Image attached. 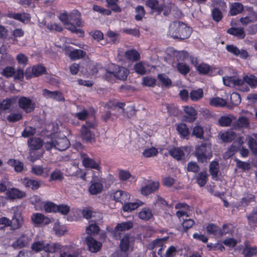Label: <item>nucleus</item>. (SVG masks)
Wrapping results in <instances>:
<instances>
[{"label":"nucleus","mask_w":257,"mask_h":257,"mask_svg":"<svg viewBox=\"0 0 257 257\" xmlns=\"http://www.w3.org/2000/svg\"><path fill=\"white\" fill-rule=\"evenodd\" d=\"M44 251L46 252L54 253L61 249V245L58 243H47L45 242Z\"/></svg>","instance_id":"obj_39"},{"label":"nucleus","mask_w":257,"mask_h":257,"mask_svg":"<svg viewBox=\"0 0 257 257\" xmlns=\"http://www.w3.org/2000/svg\"><path fill=\"white\" fill-rule=\"evenodd\" d=\"M233 226L231 224H224L222 226V229L219 228L220 234L219 237L222 236L227 234H232L233 231Z\"/></svg>","instance_id":"obj_50"},{"label":"nucleus","mask_w":257,"mask_h":257,"mask_svg":"<svg viewBox=\"0 0 257 257\" xmlns=\"http://www.w3.org/2000/svg\"><path fill=\"white\" fill-rule=\"evenodd\" d=\"M126 58L132 61H136L139 58V54L135 50H129L125 52Z\"/></svg>","instance_id":"obj_52"},{"label":"nucleus","mask_w":257,"mask_h":257,"mask_svg":"<svg viewBox=\"0 0 257 257\" xmlns=\"http://www.w3.org/2000/svg\"><path fill=\"white\" fill-rule=\"evenodd\" d=\"M243 138L242 137H239L237 138V142H234L228 150L224 153V157L227 158L232 156L238 150V148L243 144Z\"/></svg>","instance_id":"obj_14"},{"label":"nucleus","mask_w":257,"mask_h":257,"mask_svg":"<svg viewBox=\"0 0 257 257\" xmlns=\"http://www.w3.org/2000/svg\"><path fill=\"white\" fill-rule=\"evenodd\" d=\"M248 223L250 225H254L257 222V206L254 209L252 212L247 216Z\"/></svg>","instance_id":"obj_63"},{"label":"nucleus","mask_w":257,"mask_h":257,"mask_svg":"<svg viewBox=\"0 0 257 257\" xmlns=\"http://www.w3.org/2000/svg\"><path fill=\"white\" fill-rule=\"evenodd\" d=\"M159 187L158 182H154L151 184L143 187L141 189V193L147 196L158 190Z\"/></svg>","instance_id":"obj_23"},{"label":"nucleus","mask_w":257,"mask_h":257,"mask_svg":"<svg viewBox=\"0 0 257 257\" xmlns=\"http://www.w3.org/2000/svg\"><path fill=\"white\" fill-rule=\"evenodd\" d=\"M195 155L199 161L202 163L206 161L211 156L210 144L205 143L196 147Z\"/></svg>","instance_id":"obj_4"},{"label":"nucleus","mask_w":257,"mask_h":257,"mask_svg":"<svg viewBox=\"0 0 257 257\" xmlns=\"http://www.w3.org/2000/svg\"><path fill=\"white\" fill-rule=\"evenodd\" d=\"M112 196L114 200L120 202L126 201L130 198V196L128 194L122 190L114 192Z\"/></svg>","instance_id":"obj_29"},{"label":"nucleus","mask_w":257,"mask_h":257,"mask_svg":"<svg viewBox=\"0 0 257 257\" xmlns=\"http://www.w3.org/2000/svg\"><path fill=\"white\" fill-rule=\"evenodd\" d=\"M249 125V120L244 116L239 117L236 121V126L239 128L247 127Z\"/></svg>","instance_id":"obj_53"},{"label":"nucleus","mask_w":257,"mask_h":257,"mask_svg":"<svg viewBox=\"0 0 257 257\" xmlns=\"http://www.w3.org/2000/svg\"><path fill=\"white\" fill-rule=\"evenodd\" d=\"M82 163L85 168L95 169L99 171L101 169L100 163L89 158L86 154H82L81 155Z\"/></svg>","instance_id":"obj_9"},{"label":"nucleus","mask_w":257,"mask_h":257,"mask_svg":"<svg viewBox=\"0 0 257 257\" xmlns=\"http://www.w3.org/2000/svg\"><path fill=\"white\" fill-rule=\"evenodd\" d=\"M67 172L69 176H76L83 180L85 179L86 173L79 169L76 164H74L70 167L67 168Z\"/></svg>","instance_id":"obj_15"},{"label":"nucleus","mask_w":257,"mask_h":257,"mask_svg":"<svg viewBox=\"0 0 257 257\" xmlns=\"http://www.w3.org/2000/svg\"><path fill=\"white\" fill-rule=\"evenodd\" d=\"M256 21V17H254V15H250L249 16L242 17L240 19V22L243 25H247L250 23Z\"/></svg>","instance_id":"obj_60"},{"label":"nucleus","mask_w":257,"mask_h":257,"mask_svg":"<svg viewBox=\"0 0 257 257\" xmlns=\"http://www.w3.org/2000/svg\"><path fill=\"white\" fill-rule=\"evenodd\" d=\"M8 17L19 20L24 23H28L30 21L29 15L25 13L19 14L11 13L9 14Z\"/></svg>","instance_id":"obj_28"},{"label":"nucleus","mask_w":257,"mask_h":257,"mask_svg":"<svg viewBox=\"0 0 257 257\" xmlns=\"http://www.w3.org/2000/svg\"><path fill=\"white\" fill-rule=\"evenodd\" d=\"M143 204V203L140 201L125 203L123 206V210L125 212H131L138 208L139 206L142 205Z\"/></svg>","instance_id":"obj_38"},{"label":"nucleus","mask_w":257,"mask_h":257,"mask_svg":"<svg viewBox=\"0 0 257 257\" xmlns=\"http://www.w3.org/2000/svg\"><path fill=\"white\" fill-rule=\"evenodd\" d=\"M204 131L203 128L198 124H196L193 129V135L196 137L202 139L203 138Z\"/></svg>","instance_id":"obj_61"},{"label":"nucleus","mask_w":257,"mask_h":257,"mask_svg":"<svg viewBox=\"0 0 257 257\" xmlns=\"http://www.w3.org/2000/svg\"><path fill=\"white\" fill-rule=\"evenodd\" d=\"M233 118L231 115L222 116L218 119V123L221 126H228L231 124Z\"/></svg>","instance_id":"obj_40"},{"label":"nucleus","mask_w":257,"mask_h":257,"mask_svg":"<svg viewBox=\"0 0 257 257\" xmlns=\"http://www.w3.org/2000/svg\"><path fill=\"white\" fill-rule=\"evenodd\" d=\"M103 188L101 179L93 178L91 181V184L89 188V190L92 194H97L100 193Z\"/></svg>","instance_id":"obj_13"},{"label":"nucleus","mask_w":257,"mask_h":257,"mask_svg":"<svg viewBox=\"0 0 257 257\" xmlns=\"http://www.w3.org/2000/svg\"><path fill=\"white\" fill-rule=\"evenodd\" d=\"M145 2L148 7L158 14H160L163 10V5L160 4L158 0H145Z\"/></svg>","instance_id":"obj_16"},{"label":"nucleus","mask_w":257,"mask_h":257,"mask_svg":"<svg viewBox=\"0 0 257 257\" xmlns=\"http://www.w3.org/2000/svg\"><path fill=\"white\" fill-rule=\"evenodd\" d=\"M241 80L243 81V84L241 85L240 90L243 92L248 91L249 90V88L246 85V84L252 88H254L257 86V78L254 75H245Z\"/></svg>","instance_id":"obj_8"},{"label":"nucleus","mask_w":257,"mask_h":257,"mask_svg":"<svg viewBox=\"0 0 257 257\" xmlns=\"http://www.w3.org/2000/svg\"><path fill=\"white\" fill-rule=\"evenodd\" d=\"M243 254L246 256H251L255 254L257 252L256 247H251L246 245L243 250Z\"/></svg>","instance_id":"obj_56"},{"label":"nucleus","mask_w":257,"mask_h":257,"mask_svg":"<svg viewBox=\"0 0 257 257\" xmlns=\"http://www.w3.org/2000/svg\"><path fill=\"white\" fill-rule=\"evenodd\" d=\"M134 68L137 73L144 75L147 71V65L142 62H139L135 64Z\"/></svg>","instance_id":"obj_47"},{"label":"nucleus","mask_w":257,"mask_h":257,"mask_svg":"<svg viewBox=\"0 0 257 257\" xmlns=\"http://www.w3.org/2000/svg\"><path fill=\"white\" fill-rule=\"evenodd\" d=\"M86 241L89 250L92 252H97L101 247V243L100 242L90 236H88L86 238Z\"/></svg>","instance_id":"obj_17"},{"label":"nucleus","mask_w":257,"mask_h":257,"mask_svg":"<svg viewBox=\"0 0 257 257\" xmlns=\"http://www.w3.org/2000/svg\"><path fill=\"white\" fill-rule=\"evenodd\" d=\"M158 153V150L156 148L152 147L144 150L143 155L145 157L149 158L156 156Z\"/></svg>","instance_id":"obj_64"},{"label":"nucleus","mask_w":257,"mask_h":257,"mask_svg":"<svg viewBox=\"0 0 257 257\" xmlns=\"http://www.w3.org/2000/svg\"><path fill=\"white\" fill-rule=\"evenodd\" d=\"M31 219L35 224H44L45 225L48 224L50 222V219L45 217L43 214L40 213H36L31 217Z\"/></svg>","instance_id":"obj_22"},{"label":"nucleus","mask_w":257,"mask_h":257,"mask_svg":"<svg viewBox=\"0 0 257 257\" xmlns=\"http://www.w3.org/2000/svg\"><path fill=\"white\" fill-rule=\"evenodd\" d=\"M227 32L228 34L233 35L234 36H235L239 39H243L245 37V36L244 29L241 27L230 28L227 30Z\"/></svg>","instance_id":"obj_30"},{"label":"nucleus","mask_w":257,"mask_h":257,"mask_svg":"<svg viewBox=\"0 0 257 257\" xmlns=\"http://www.w3.org/2000/svg\"><path fill=\"white\" fill-rule=\"evenodd\" d=\"M207 174L205 172H201L197 177V181L198 185L202 187L205 185L206 183Z\"/></svg>","instance_id":"obj_57"},{"label":"nucleus","mask_w":257,"mask_h":257,"mask_svg":"<svg viewBox=\"0 0 257 257\" xmlns=\"http://www.w3.org/2000/svg\"><path fill=\"white\" fill-rule=\"evenodd\" d=\"M18 104L20 108L25 112H32L35 108V103L29 97L22 96L18 100Z\"/></svg>","instance_id":"obj_5"},{"label":"nucleus","mask_w":257,"mask_h":257,"mask_svg":"<svg viewBox=\"0 0 257 257\" xmlns=\"http://www.w3.org/2000/svg\"><path fill=\"white\" fill-rule=\"evenodd\" d=\"M44 208L47 212H56L57 211L58 206L52 202H48L45 203Z\"/></svg>","instance_id":"obj_62"},{"label":"nucleus","mask_w":257,"mask_h":257,"mask_svg":"<svg viewBox=\"0 0 257 257\" xmlns=\"http://www.w3.org/2000/svg\"><path fill=\"white\" fill-rule=\"evenodd\" d=\"M7 118L9 122L18 121L23 118V114L21 111L13 112L8 115Z\"/></svg>","instance_id":"obj_43"},{"label":"nucleus","mask_w":257,"mask_h":257,"mask_svg":"<svg viewBox=\"0 0 257 257\" xmlns=\"http://www.w3.org/2000/svg\"><path fill=\"white\" fill-rule=\"evenodd\" d=\"M99 230V227L96 222H92L86 228V231L89 234H95L98 232Z\"/></svg>","instance_id":"obj_59"},{"label":"nucleus","mask_w":257,"mask_h":257,"mask_svg":"<svg viewBox=\"0 0 257 257\" xmlns=\"http://www.w3.org/2000/svg\"><path fill=\"white\" fill-rule=\"evenodd\" d=\"M17 97H13L4 100L1 103V107L4 110L9 109L17 101Z\"/></svg>","instance_id":"obj_41"},{"label":"nucleus","mask_w":257,"mask_h":257,"mask_svg":"<svg viewBox=\"0 0 257 257\" xmlns=\"http://www.w3.org/2000/svg\"><path fill=\"white\" fill-rule=\"evenodd\" d=\"M211 15L213 20L216 22L220 21L223 17L221 11L217 7L212 10Z\"/></svg>","instance_id":"obj_48"},{"label":"nucleus","mask_w":257,"mask_h":257,"mask_svg":"<svg viewBox=\"0 0 257 257\" xmlns=\"http://www.w3.org/2000/svg\"><path fill=\"white\" fill-rule=\"evenodd\" d=\"M43 95L47 98H52L57 101L64 100V97L62 93L57 91H51L45 89L43 90Z\"/></svg>","instance_id":"obj_21"},{"label":"nucleus","mask_w":257,"mask_h":257,"mask_svg":"<svg viewBox=\"0 0 257 257\" xmlns=\"http://www.w3.org/2000/svg\"><path fill=\"white\" fill-rule=\"evenodd\" d=\"M54 139L56 149L63 151L66 150L69 147V141L65 136L58 137H56V135H55Z\"/></svg>","instance_id":"obj_11"},{"label":"nucleus","mask_w":257,"mask_h":257,"mask_svg":"<svg viewBox=\"0 0 257 257\" xmlns=\"http://www.w3.org/2000/svg\"><path fill=\"white\" fill-rule=\"evenodd\" d=\"M23 223V219L19 212H15L11 220H10V226L13 229L20 228Z\"/></svg>","instance_id":"obj_20"},{"label":"nucleus","mask_w":257,"mask_h":257,"mask_svg":"<svg viewBox=\"0 0 257 257\" xmlns=\"http://www.w3.org/2000/svg\"><path fill=\"white\" fill-rule=\"evenodd\" d=\"M219 171V165L218 162H212L209 166V172L212 177H216L218 175Z\"/></svg>","instance_id":"obj_49"},{"label":"nucleus","mask_w":257,"mask_h":257,"mask_svg":"<svg viewBox=\"0 0 257 257\" xmlns=\"http://www.w3.org/2000/svg\"><path fill=\"white\" fill-rule=\"evenodd\" d=\"M229 14L231 16H235L241 13L243 10V5L240 3H233L229 5Z\"/></svg>","instance_id":"obj_27"},{"label":"nucleus","mask_w":257,"mask_h":257,"mask_svg":"<svg viewBox=\"0 0 257 257\" xmlns=\"http://www.w3.org/2000/svg\"><path fill=\"white\" fill-rule=\"evenodd\" d=\"M129 74V70L123 67L112 65L107 71L105 77L107 78H115L120 80H125Z\"/></svg>","instance_id":"obj_3"},{"label":"nucleus","mask_w":257,"mask_h":257,"mask_svg":"<svg viewBox=\"0 0 257 257\" xmlns=\"http://www.w3.org/2000/svg\"><path fill=\"white\" fill-rule=\"evenodd\" d=\"M165 242L164 238L157 239L149 244L148 248L150 250H155V251L158 250V254L160 257H164L163 251L166 247Z\"/></svg>","instance_id":"obj_6"},{"label":"nucleus","mask_w":257,"mask_h":257,"mask_svg":"<svg viewBox=\"0 0 257 257\" xmlns=\"http://www.w3.org/2000/svg\"><path fill=\"white\" fill-rule=\"evenodd\" d=\"M176 129L182 138H186L189 134V130L187 125L183 123L178 124Z\"/></svg>","instance_id":"obj_35"},{"label":"nucleus","mask_w":257,"mask_h":257,"mask_svg":"<svg viewBox=\"0 0 257 257\" xmlns=\"http://www.w3.org/2000/svg\"><path fill=\"white\" fill-rule=\"evenodd\" d=\"M203 96V90L199 88L197 90H193L190 93V96L193 101H197Z\"/></svg>","instance_id":"obj_45"},{"label":"nucleus","mask_w":257,"mask_h":257,"mask_svg":"<svg viewBox=\"0 0 257 257\" xmlns=\"http://www.w3.org/2000/svg\"><path fill=\"white\" fill-rule=\"evenodd\" d=\"M247 144L248 147L254 154L257 153V143L256 140L251 136L247 137Z\"/></svg>","instance_id":"obj_46"},{"label":"nucleus","mask_w":257,"mask_h":257,"mask_svg":"<svg viewBox=\"0 0 257 257\" xmlns=\"http://www.w3.org/2000/svg\"><path fill=\"white\" fill-rule=\"evenodd\" d=\"M169 154L172 157L177 160H181L185 155L182 149L179 148L171 149L169 151Z\"/></svg>","instance_id":"obj_37"},{"label":"nucleus","mask_w":257,"mask_h":257,"mask_svg":"<svg viewBox=\"0 0 257 257\" xmlns=\"http://www.w3.org/2000/svg\"><path fill=\"white\" fill-rule=\"evenodd\" d=\"M7 195L11 199L22 198L26 196L25 192L15 188L8 190L7 192Z\"/></svg>","instance_id":"obj_24"},{"label":"nucleus","mask_w":257,"mask_h":257,"mask_svg":"<svg viewBox=\"0 0 257 257\" xmlns=\"http://www.w3.org/2000/svg\"><path fill=\"white\" fill-rule=\"evenodd\" d=\"M207 231L208 233L212 234L216 236L219 237V234H220L219 228L213 224H210L207 226Z\"/></svg>","instance_id":"obj_58"},{"label":"nucleus","mask_w":257,"mask_h":257,"mask_svg":"<svg viewBox=\"0 0 257 257\" xmlns=\"http://www.w3.org/2000/svg\"><path fill=\"white\" fill-rule=\"evenodd\" d=\"M210 104L215 107H223L226 104V101L222 98L216 97L210 99Z\"/></svg>","instance_id":"obj_42"},{"label":"nucleus","mask_w":257,"mask_h":257,"mask_svg":"<svg viewBox=\"0 0 257 257\" xmlns=\"http://www.w3.org/2000/svg\"><path fill=\"white\" fill-rule=\"evenodd\" d=\"M28 142L30 149L33 150L40 149L43 145L41 140L39 138H33L29 140Z\"/></svg>","instance_id":"obj_36"},{"label":"nucleus","mask_w":257,"mask_h":257,"mask_svg":"<svg viewBox=\"0 0 257 257\" xmlns=\"http://www.w3.org/2000/svg\"><path fill=\"white\" fill-rule=\"evenodd\" d=\"M220 138L223 142H230L237 138V135L232 131L220 133Z\"/></svg>","instance_id":"obj_32"},{"label":"nucleus","mask_w":257,"mask_h":257,"mask_svg":"<svg viewBox=\"0 0 257 257\" xmlns=\"http://www.w3.org/2000/svg\"><path fill=\"white\" fill-rule=\"evenodd\" d=\"M45 241H37L34 242L31 246L32 249L36 252L44 250Z\"/></svg>","instance_id":"obj_51"},{"label":"nucleus","mask_w":257,"mask_h":257,"mask_svg":"<svg viewBox=\"0 0 257 257\" xmlns=\"http://www.w3.org/2000/svg\"><path fill=\"white\" fill-rule=\"evenodd\" d=\"M94 125L92 122H86L83 125L81 131V136L82 139L85 142H91L94 139V135L90 131V128L94 127Z\"/></svg>","instance_id":"obj_7"},{"label":"nucleus","mask_w":257,"mask_h":257,"mask_svg":"<svg viewBox=\"0 0 257 257\" xmlns=\"http://www.w3.org/2000/svg\"><path fill=\"white\" fill-rule=\"evenodd\" d=\"M153 210L151 208L145 207L141 209L138 213L140 219L145 221L149 220L153 218Z\"/></svg>","instance_id":"obj_19"},{"label":"nucleus","mask_w":257,"mask_h":257,"mask_svg":"<svg viewBox=\"0 0 257 257\" xmlns=\"http://www.w3.org/2000/svg\"><path fill=\"white\" fill-rule=\"evenodd\" d=\"M59 19L63 24L66 29L72 33H75L82 37L84 35V32L80 29L76 28V27H82V23L80 20V13L77 10H73L70 14L64 13L59 16Z\"/></svg>","instance_id":"obj_1"},{"label":"nucleus","mask_w":257,"mask_h":257,"mask_svg":"<svg viewBox=\"0 0 257 257\" xmlns=\"http://www.w3.org/2000/svg\"><path fill=\"white\" fill-rule=\"evenodd\" d=\"M53 229L58 235H63L66 231L65 227L63 225H61L59 222H56L54 223Z\"/></svg>","instance_id":"obj_55"},{"label":"nucleus","mask_w":257,"mask_h":257,"mask_svg":"<svg viewBox=\"0 0 257 257\" xmlns=\"http://www.w3.org/2000/svg\"><path fill=\"white\" fill-rule=\"evenodd\" d=\"M224 85L230 87H237L240 90L241 85L243 84V81L236 76H225L222 77Z\"/></svg>","instance_id":"obj_10"},{"label":"nucleus","mask_w":257,"mask_h":257,"mask_svg":"<svg viewBox=\"0 0 257 257\" xmlns=\"http://www.w3.org/2000/svg\"><path fill=\"white\" fill-rule=\"evenodd\" d=\"M184 110L186 114L184 116V120L191 122L196 119L197 112L193 107L185 106Z\"/></svg>","instance_id":"obj_18"},{"label":"nucleus","mask_w":257,"mask_h":257,"mask_svg":"<svg viewBox=\"0 0 257 257\" xmlns=\"http://www.w3.org/2000/svg\"><path fill=\"white\" fill-rule=\"evenodd\" d=\"M86 54V53L82 50L75 49L71 51L69 56L72 59H79L82 58Z\"/></svg>","instance_id":"obj_44"},{"label":"nucleus","mask_w":257,"mask_h":257,"mask_svg":"<svg viewBox=\"0 0 257 257\" xmlns=\"http://www.w3.org/2000/svg\"><path fill=\"white\" fill-rule=\"evenodd\" d=\"M196 69L200 74H206L208 73L211 70L210 67L209 65L202 63L198 65Z\"/></svg>","instance_id":"obj_54"},{"label":"nucleus","mask_w":257,"mask_h":257,"mask_svg":"<svg viewBox=\"0 0 257 257\" xmlns=\"http://www.w3.org/2000/svg\"><path fill=\"white\" fill-rule=\"evenodd\" d=\"M31 172L37 176L45 175L46 177L48 176L49 170H47L46 168H44L42 166L34 165L32 166Z\"/></svg>","instance_id":"obj_26"},{"label":"nucleus","mask_w":257,"mask_h":257,"mask_svg":"<svg viewBox=\"0 0 257 257\" xmlns=\"http://www.w3.org/2000/svg\"><path fill=\"white\" fill-rule=\"evenodd\" d=\"M133 223L131 221H126L118 223L115 227V233H119L120 231L128 230L133 227Z\"/></svg>","instance_id":"obj_33"},{"label":"nucleus","mask_w":257,"mask_h":257,"mask_svg":"<svg viewBox=\"0 0 257 257\" xmlns=\"http://www.w3.org/2000/svg\"><path fill=\"white\" fill-rule=\"evenodd\" d=\"M226 49L230 53L235 56H239L242 59H246L248 56V54L246 50L243 49L239 50L236 46L233 45H227L226 46Z\"/></svg>","instance_id":"obj_12"},{"label":"nucleus","mask_w":257,"mask_h":257,"mask_svg":"<svg viewBox=\"0 0 257 257\" xmlns=\"http://www.w3.org/2000/svg\"><path fill=\"white\" fill-rule=\"evenodd\" d=\"M22 184L26 187H31L33 190L37 189L40 187V182L37 180L29 179L27 178L22 180Z\"/></svg>","instance_id":"obj_34"},{"label":"nucleus","mask_w":257,"mask_h":257,"mask_svg":"<svg viewBox=\"0 0 257 257\" xmlns=\"http://www.w3.org/2000/svg\"><path fill=\"white\" fill-rule=\"evenodd\" d=\"M191 34V30L184 23L174 22L170 25L168 35L175 39H185Z\"/></svg>","instance_id":"obj_2"},{"label":"nucleus","mask_w":257,"mask_h":257,"mask_svg":"<svg viewBox=\"0 0 257 257\" xmlns=\"http://www.w3.org/2000/svg\"><path fill=\"white\" fill-rule=\"evenodd\" d=\"M118 176L119 179L122 181H125L129 180L131 183H133L136 181L137 179L134 176H132L131 173L125 170H120L118 173Z\"/></svg>","instance_id":"obj_31"},{"label":"nucleus","mask_w":257,"mask_h":257,"mask_svg":"<svg viewBox=\"0 0 257 257\" xmlns=\"http://www.w3.org/2000/svg\"><path fill=\"white\" fill-rule=\"evenodd\" d=\"M175 208L179 209L176 212V216L178 218L186 216L187 217H189L186 210L189 209V206L185 203H177L175 205Z\"/></svg>","instance_id":"obj_25"}]
</instances>
